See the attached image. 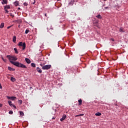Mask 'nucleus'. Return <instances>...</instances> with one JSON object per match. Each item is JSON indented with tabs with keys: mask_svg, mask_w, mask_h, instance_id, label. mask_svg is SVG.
<instances>
[{
	"mask_svg": "<svg viewBox=\"0 0 128 128\" xmlns=\"http://www.w3.org/2000/svg\"><path fill=\"white\" fill-rule=\"evenodd\" d=\"M6 58H8L12 64L15 66H17L18 68H26V65L20 63V62H13L12 60H18V58L16 56H10V55L6 56Z\"/></svg>",
	"mask_w": 128,
	"mask_h": 128,
	"instance_id": "nucleus-1",
	"label": "nucleus"
},
{
	"mask_svg": "<svg viewBox=\"0 0 128 128\" xmlns=\"http://www.w3.org/2000/svg\"><path fill=\"white\" fill-rule=\"evenodd\" d=\"M40 66H42V70H50V68H52V65L50 64H47V65L44 66V64H40Z\"/></svg>",
	"mask_w": 128,
	"mask_h": 128,
	"instance_id": "nucleus-2",
	"label": "nucleus"
},
{
	"mask_svg": "<svg viewBox=\"0 0 128 128\" xmlns=\"http://www.w3.org/2000/svg\"><path fill=\"white\" fill-rule=\"evenodd\" d=\"M19 46H22V50H26V42H19L18 44Z\"/></svg>",
	"mask_w": 128,
	"mask_h": 128,
	"instance_id": "nucleus-3",
	"label": "nucleus"
},
{
	"mask_svg": "<svg viewBox=\"0 0 128 128\" xmlns=\"http://www.w3.org/2000/svg\"><path fill=\"white\" fill-rule=\"evenodd\" d=\"M8 103L9 104V106H13V108H16V106H14V104H12V101H8Z\"/></svg>",
	"mask_w": 128,
	"mask_h": 128,
	"instance_id": "nucleus-4",
	"label": "nucleus"
},
{
	"mask_svg": "<svg viewBox=\"0 0 128 128\" xmlns=\"http://www.w3.org/2000/svg\"><path fill=\"white\" fill-rule=\"evenodd\" d=\"M66 115L64 114L62 117L60 119V120L61 122H62V120H66Z\"/></svg>",
	"mask_w": 128,
	"mask_h": 128,
	"instance_id": "nucleus-5",
	"label": "nucleus"
},
{
	"mask_svg": "<svg viewBox=\"0 0 128 128\" xmlns=\"http://www.w3.org/2000/svg\"><path fill=\"white\" fill-rule=\"evenodd\" d=\"M36 70L37 72H39V74H42V69H40V68L37 67Z\"/></svg>",
	"mask_w": 128,
	"mask_h": 128,
	"instance_id": "nucleus-6",
	"label": "nucleus"
},
{
	"mask_svg": "<svg viewBox=\"0 0 128 128\" xmlns=\"http://www.w3.org/2000/svg\"><path fill=\"white\" fill-rule=\"evenodd\" d=\"M2 4H8V0H2Z\"/></svg>",
	"mask_w": 128,
	"mask_h": 128,
	"instance_id": "nucleus-7",
	"label": "nucleus"
},
{
	"mask_svg": "<svg viewBox=\"0 0 128 128\" xmlns=\"http://www.w3.org/2000/svg\"><path fill=\"white\" fill-rule=\"evenodd\" d=\"M14 4L15 6H19L20 2L18 1H16L15 2H14Z\"/></svg>",
	"mask_w": 128,
	"mask_h": 128,
	"instance_id": "nucleus-8",
	"label": "nucleus"
},
{
	"mask_svg": "<svg viewBox=\"0 0 128 128\" xmlns=\"http://www.w3.org/2000/svg\"><path fill=\"white\" fill-rule=\"evenodd\" d=\"M6 8L10 10V5L4 6V10H6Z\"/></svg>",
	"mask_w": 128,
	"mask_h": 128,
	"instance_id": "nucleus-9",
	"label": "nucleus"
},
{
	"mask_svg": "<svg viewBox=\"0 0 128 128\" xmlns=\"http://www.w3.org/2000/svg\"><path fill=\"white\" fill-rule=\"evenodd\" d=\"M25 60L27 64H30V60L29 58H26Z\"/></svg>",
	"mask_w": 128,
	"mask_h": 128,
	"instance_id": "nucleus-10",
	"label": "nucleus"
},
{
	"mask_svg": "<svg viewBox=\"0 0 128 128\" xmlns=\"http://www.w3.org/2000/svg\"><path fill=\"white\" fill-rule=\"evenodd\" d=\"M95 116H102V113L100 112H96L95 114Z\"/></svg>",
	"mask_w": 128,
	"mask_h": 128,
	"instance_id": "nucleus-11",
	"label": "nucleus"
},
{
	"mask_svg": "<svg viewBox=\"0 0 128 128\" xmlns=\"http://www.w3.org/2000/svg\"><path fill=\"white\" fill-rule=\"evenodd\" d=\"M8 70H12V72H14V70H16L14 68H12V67H8Z\"/></svg>",
	"mask_w": 128,
	"mask_h": 128,
	"instance_id": "nucleus-12",
	"label": "nucleus"
},
{
	"mask_svg": "<svg viewBox=\"0 0 128 128\" xmlns=\"http://www.w3.org/2000/svg\"><path fill=\"white\" fill-rule=\"evenodd\" d=\"M4 23L2 22L0 25V28H4Z\"/></svg>",
	"mask_w": 128,
	"mask_h": 128,
	"instance_id": "nucleus-13",
	"label": "nucleus"
},
{
	"mask_svg": "<svg viewBox=\"0 0 128 128\" xmlns=\"http://www.w3.org/2000/svg\"><path fill=\"white\" fill-rule=\"evenodd\" d=\"M78 102H79V106H82V99H80L78 100Z\"/></svg>",
	"mask_w": 128,
	"mask_h": 128,
	"instance_id": "nucleus-14",
	"label": "nucleus"
},
{
	"mask_svg": "<svg viewBox=\"0 0 128 128\" xmlns=\"http://www.w3.org/2000/svg\"><path fill=\"white\" fill-rule=\"evenodd\" d=\"M16 42V36H14L13 37V42Z\"/></svg>",
	"mask_w": 128,
	"mask_h": 128,
	"instance_id": "nucleus-15",
	"label": "nucleus"
},
{
	"mask_svg": "<svg viewBox=\"0 0 128 128\" xmlns=\"http://www.w3.org/2000/svg\"><path fill=\"white\" fill-rule=\"evenodd\" d=\"M74 0H71L69 4H70L71 6H72L74 4Z\"/></svg>",
	"mask_w": 128,
	"mask_h": 128,
	"instance_id": "nucleus-16",
	"label": "nucleus"
},
{
	"mask_svg": "<svg viewBox=\"0 0 128 128\" xmlns=\"http://www.w3.org/2000/svg\"><path fill=\"white\" fill-rule=\"evenodd\" d=\"M96 18H98L100 20H102V16H100V14H98L96 16Z\"/></svg>",
	"mask_w": 128,
	"mask_h": 128,
	"instance_id": "nucleus-17",
	"label": "nucleus"
},
{
	"mask_svg": "<svg viewBox=\"0 0 128 128\" xmlns=\"http://www.w3.org/2000/svg\"><path fill=\"white\" fill-rule=\"evenodd\" d=\"M11 100H16V97L12 96L10 97Z\"/></svg>",
	"mask_w": 128,
	"mask_h": 128,
	"instance_id": "nucleus-18",
	"label": "nucleus"
},
{
	"mask_svg": "<svg viewBox=\"0 0 128 128\" xmlns=\"http://www.w3.org/2000/svg\"><path fill=\"white\" fill-rule=\"evenodd\" d=\"M14 50L16 54H18V49L16 48H14Z\"/></svg>",
	"mask_w": 128,
	"mask_h": 128,
	"instance_id": "nucleus-19",
	"label": "nucleus"
},
{
	"mask_svg": "<svg viewBox=\"0 0 128 128\" xmlns=\"http://www.w3.org/2000/svg\"><path fill=\"white\" fill-rule=\"evenodd\" d=\"M30 32V30H28V29L26 30L25 31V34H28V32Z\"/></svg>",
	"mask_w": 128,
	"mask_h": 128,
	"instance_id": "nucleus-20",
	"label": "nucleus"
},
{
	"mask_svg": "<svg viewBox=\"0 0 128 128\" xmlns=\"http://www.w3.org/2000/svg\"><path fill=\"white\" fill-rule=\"evenodd\" d=\"M31 66H32V68H36V64L34 63H32Z\"/></svg>",
	"mask_w": 128,
	"mask_h": 128,
	"instance_id": "nucleus-21",
	"label": "nucleus"
},
{
	"mask_svg": "<svg viewBox=\"0 0 128 128\" xmlns=\"http://www.w3.org/2000/svg\"><path fill=\"white\" fill-rule=\"evenodd\" d=\"M11 80L12 82H16V78H14L13 77H11Z\"/></svg>",
	"mask_w": 128,
	"mask_h": 128,
	"instance_id": "nucleus-22",
	"label": "nucleus"
},
{
	"mask_svg": "<svg viewBox=\"0 0 128 128\" xmlns=\"http://www.w3.org/2000/svg\"><path fill=\"white\" fill-rule=\"evenodd\" d=\"M20 116H24V112L20 111Z\"/></svg>",
	"mask_w": 128,
	"mask_h": 128,
	"instance_id": "nucleus-23",
	"label": "nucleus"
},
{
	"mask_svg": "<svg viewBox=\"0 0 128 128\" xmlns=\"http://www.w3.org/2000/svg\"><path fill=\"white\" fill-rule=\"evenodd\" d=\"M18 104H22V100H19L18 101Z\"/></svg>",
	"mask_w": 128,
	"mask_h": 128,
	"instance_id": "nucleus-24",
	"label": "nucleus"
},
{
	"mask_svg": "<svg viewBox=\"0 0 128 128\" xmlns=\"http://www.w3.org/2000/svg\"><path fill=\"white\" fill-rule=\"evenodd\" d=\"M14 114V112H12V111L10 110L9 112V114Z\"/></svg>",
	"mask_w": 128,
	"mask_h": 128,
	"instance_id": "nucleus-25",
	"label": "nucleus"
},
{
	"mask_svg": "<svg viewBox=\"0 0 128 128\" xmlns=\"http://www.w3.org/2000/svg\"><path fill=\"white\" fill-rule=\"evenodd\" d=\"M24 5L25 6H28V3L24 2Z\"/></svg>",
	"mask_w": 128,
	"mask_h": 128,
	"instance_id": "nucleus-26",
	"label": "nucleus"
},
{
	"mask_svg": "<svg viewBox=\"0 0 128 128\" xmlns=\"http://www.w3.org/2000/svg\"><path fill=\"white\" fill-rule=\"evenodd\" d=\"M2 60H4V62H6V59H4V58H2Z\"/></svg>",
	"mask_w": 128,
	"mask_h": 128,
	"instance_id": "nucleus-27",
	"label": "nucleus"
},
{
	"mask_svg": "<svg viewBox=\"0 0 128 128\" xmlns=\"http://www.w3.org/2000/svg\"><path fill=\"white\" fill-rule=\"evenodd\" d=\"M0 88L2 90V84H0Z\"/></svg>",
	"mask_w": 128,
	"mask_h": 128,
	"instance_id": "nucleus-28",
	"label": "nucleus"
},
{
	"mask_svg": "<svg viewBox=\"0 0 128 128\" xmlns=\"http://www.w3.org/2000/svg\"><path fill=\"white\" fill-rule=\"evenodd\" d=\"M120 32H124V31H122V28H120Z\"/></svg>",
	"mask_w": 128,
	"mask_h": 128,
	"instance_id": "nucleus-29",
	"label": "nucleus"
},
{
	"mask_svg": "<svg viewBox=\"0 0 128 128\" xmlns=\"http://www.w3.org/2000/svg\"><path fill=\"white\" fill-rule=\"evenodd\" d=\"M4 10L6 11V12H8V10L6 9H4Z\"/></svg>",
	"mask_w": 128,
	"mask_h": 128,
	"instance_id": "nucleus-30",
	"label": "nucleus"
},
{
	"mask_svg": "<svg viewBox=\"0 0 128 128\" xmlns=\"http://www.w3.org/2000/svg\"><path fill=\"white\" fill-rule=\"evenodd\" d=\"M10 16H12V18H14V15H12V14H10Z\"/></svg>",
	"mask_w": 128,
	"mask_h": 128,
	"instance_id": "nucleus-31",
	"label": "nucleus"
},
{
	"mask_svg": "<svg viewBox=\"0 0 128 128\" xmlns=\"http://www.w3.org/2000/svg\"><path fill=\"white\" fill-rule=\"evenodd\" d=\"M12 28V26H9L7 28L8 30V28Z\"/></svg>",
	"mask_w": 128,
	"mask_h": 128,
	"instance_id": "nucleus-32",
	"label": "nucleus"
},
{
	"mask_svg": "<svg viewBox=\"0 0 128 128\" xmlns=\"http://www.w3.org/2000/svg\"><path fill=\"white\" fill-rule=\"evenodd\" d=\"M2 104H0V108H2Z\"/></svg>",
	"mask_w": 128,
	"mask_h": 128,
	"instance_id": "nucleus-33",
	"label": "nucleus"
},
{
	"mask_svg": "<svg viewBox=\"0 0 128 128\" xmlns=\"http://www.w3.org/2000/svg\"><path fill=\"white\" fill-rule=\"evenodd\" d=\"M80 116H84V114H79Z\"/></svg>",
	"mask_w": 128,
	"mask_h": 128,
	"instance_id": "nucleus-34",
	"label": "nucleus"
},
{
	"mask_svg": "<svg viewBox=\"0 0 128 128\" xmlns=\"http://www.w3.org/2000/svg\"><path fill=\"white\" fill-rule=\"evenodd\" d=\"M111 40H112V42H114V40L113 39V38H111Z\"/></svg>",
	"mask_w": 128,
	"mask_h": 128,
	"instance_id": "nucleus-35",
	"label": "nucleus"
},
{
	"mask_svg": "<svg viewBox=\"0 0 128 128\" xmlns=\"http://www.w3.org/2000/svg\"><path fill=\"white\" fill-rule=\"evenodd\" d=\"M7 98H8V100L10 99V96H7Z\"/></svg>",
	"mask_w": 128,
	"mask_h": 128,
	"instance_id": "nucleus-36",
	"label": "nucleus"
},
{
	"mask_svg": "<svg viewBox=\"0 0 128 128\" xmlns=\"http://www.w3.org/2000/svg\"><path fill=\"white\" fill-rule=\"evenodd\" d=\"M75 116H76V117H77V116H80V114H78V115H76Z\"/></svg>",
	"mask_w": 128,
	"mask_h": 128,
	"instance_id": "nucleus-37",
	"label": "nucleus"
},
{
	"mask_svg": "<svg viewBox=\"0 0 128 128\" xmlns=\"http://www.w3.org/2000/svg\"><path fill=\"white\" fill-rule=\"evenodd\" d=\"M52 120H56V118H54V117H53V118H52Z\"/></svg>",
	"mask_w": 128,
	"mask_h": 128,
	"instance_id": "nucleus-38",
	"label": "nucleus"
},
{
	"mask_svg": "<svg viewBox=\"0 0 128 128\" xmlns=\"http://www.w3.org/2000/svg\"><path fill=\"white\" fill-rule=\"evenodd\" d=\"M36 4V0L34 1V2H33V4Z\"/></svg>",
	"mask_w": 128,
	"mask_h": 128,
	"instance_id": "nucleus-39",
	"label": "nucleus"
},
{
	"mask_svg": "<svg viewBox=\"0 0 128 128\" xmlns=\"http://www.w3.org/2000/svg\"><path fill=\"white\" fill-rule=\"evenodd\" d=\"M56 114V110L54 111V114Z\"/></svg>",
	"mask_w": 128,
	"mask_h": 128,
	"instance_id": "nucleus-40",
	"label": "nucleus"
},
{
	"mask_svg": "<svg viewBox=\"0 0 128 128\" xmlns=\"http://www.w3.org/2000/svg\"><path fill=\"white\" fill-rule=\"evenodd\" d=\"M44 16H45L48 17V16H46V14H44Z\"/></svg>",
	"mask_w": 128,
	"mask_h": 128,
	"instance_id": "nucleus-41",
	"label": "nucleus"
},
{
	"mask_svg": "<svg viewBox=\"0 0 128 128\" xmlns=\"http://www.w3.org/2000/svg\"><path fill=\"white\" fill-rule=\"evenodd\" d=\"M86 42H88V40L86 39Z\"/></svg>",
	"mask_w": 128,
	"mask_h": 128,
	"instance_id": "nucleus-42",
	"label": "nucleus"
},
{
	"mask_svg": "<svg viewBox=\"0 0 128 128\" xmlns=\"http://www.w3.org/2000/svg\"><path fill=\"white\" fill-rule=\"evenodd\" d=\"M18 10H20V8H18Z\"/></svg>",
	"mask_w": 128,
	"mask_h": 128,
	"instance_id": "nucleus-43",
	"label": "nucleus"
},
{
	"mask_svg": "<svg viewBox=\"0 0 128 128\" xmlns=\"http://www.w3.org/2000/svg\"><path fill=\"white\" fill-rule=\"evenodd\" d=\"M20 25H18V28H20Z\"/></svg>",
	"mask_w": 128,
	"mask_h": 128,
	"instance_id": "nucleus-44",
	"label": "nucleus"
},
{
	"mask_svg": "<svg viewBox=\"0 0 128 128\" xmlns=\"http://www.w3.org/2000/svg\"><path fill=\"white\" fill-rule=\"evenodd\" d=\"M108 8V7H106V8Z\"/></svg>",
	"mask_w": 128,
	"mask_h": 128,
	"instance_id": "nucleus-45",
	"label": "nucleus"
}]
</instances>
